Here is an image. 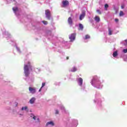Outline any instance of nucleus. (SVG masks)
<instances>
[{
    "instance_id": "b1692460",
    "label": "nucleus",
    "mask_w": 127,
    "mask_h": 127,
    "mask_svg": "<svg viewBox=\"0 0 127 127\" xmlns=\"http://www.w3.org/2000/svg\"><path fill=\"white\" fill-rule=\"evenodd\" d=\"M44 86H45V83H43L42 86H41V88H43V87H44Z\"/></svg>"
},
{
    "instance_id": "4468645a",
    "label": "nucleus",
    "mask_w": 127,
    "mask_h": 127,
    "mask_svg": "<svg viewBox=\"0 0 127 127\" xmlns=\"http://www.w3.org/2000/svg\"><path fill=\"white\" fill-rule=\"evenodd\" d=\"M113 57H117V56H118V52L117 51L114 52L113 53Z\"/></svg>"
},
{
    "instance_id": "39448f33",
    "label": "nucleus",
    "mask_w": 127,
    "mask_h": 127,
    "mask_svg": "<svg viewBox=\"0 0 127 127\" xmlns=\"http://www.w3.org/2000/svg\"><path fill=\"white\" fill-rule=\"evenodd\" d=\"M62 3L63 7H65L67 6V5H69V1L67 0L63 1Z\"/></svg>"
},
{
    "instance_id": "f3484780",
    "label": "nucleus",
    "mask_w": 127,
    "mask_h": 127,
    "mask_svg": "<svg viewBox=\"0 0 127 127\" xmlns=\"http://www.w3.org/2000/svg\"><path fill=\"white\" fill-rule=\"evenodd\" d=\"M31 117L32 119L33 120H34V121H35V120H36V116H34V115H31Z\"/></svg>"
},
{
    "instance_id": "7c9ffc66",
    "label": "nucleus",
    "mask_w": 127,
    "mask_h": 127,
    "mask_svg": "<svg viewBox=\"0 0 127 127\" xmlns=\"http://www.w3.org/2000/svg\"><path fill=\"white\" fill-rule=\"evenodd\" d=\"M23 110H24V107H22V108H21V110H22V111H23Z\"/></svg>"
},
{
    "instance_id": "f8f14e48",
    "label": "nucleus",
    "mask_w": 127,
    "mask_h": 127,
    "mask_svg": "<svg viewBox=\"0 0 127 127\" xmlns=\"http://www.w3.org/2000/svg\"><path fill=\"white\" fill-rule=\"evenodd\" d=\"M108 31H109V35H112L113 34V31L111 29V28H108Z\"/></svg>"
},
{
    "instance_id": "aec40b11",
    "label": "nucleus",
    "mask_w": 127,
    "mask_h": 127,
    "mask_svg": "<svg viewBox=\"0 0 127 127\" xmlns=\"http://www.w3.org/2000/svg\"><path fill=\"white\" fill-rule=\"evenodd\" d=\"M90 38V36L89 35H85V39H89Z\"/></svg>"
},
{
    "instance_id": "a878e982",
    "label": "nucleus",
    "mask_w": 127,
    "mask_h": 127,
    "mask_svg": "<svg viewBox=\"0 0 127 127\" xmlns=\"http://www.w3.org/2000/svg\"><path fill=\"white\" fill-rule=\"evenodd\" d=\"M121 8H122V9L125 8V5H121Z\"/></svg>"
},
{
    "instance_id": "473e14b6",
    "label": "nucleus",
    "mask_w": 127,
    "mask_h": 127,
    "mask_svg": "<svg viewBox=\"0 0 127 127\" xmlns=\"http://www.w3.org/2000/svg\"><path fill=\"white\" fill-rule=\"evenodd\" d=\"M125 42H126V43H127V40H125Z\"/></svg>"
},
{
    "instance_id": "bb28decb",
    "label": "nucleus",
    "mask_w": 127,
    "mask_h": 127,
    "mask_svg": "<svg viewBox=\"0 0 127 127\" xmlns=\"http://www.w3.org/2000/svg\"><path fill=\"white\" fill-rule=\"evenodd\" d=\"M115 21H116V22H118L119 21V19L116 18L115 19Z\"/></svg>"
},
{
    "instance_id": "9d476101",
    "label": "nucleus",
    "mask_w": 127,
    "mask_h": 127,
    "mask_svg": "<svg viewBox=\"0 0 127 127\" xmlns=\"http://www.w3.org/2000/svg\"><path fill=\"white\" fill-rule=\"evenodd\" d=\"M78 82L79 86H82V85H83V79H82V78H78Z\"/></svg>"
},
{
    "instance_id": "412c9836",
    "label": "nucleus",
    "mask_w": 127,
    "mask_h": 127,
    "mask_svg": "<svg viewBox=\"0 0 127 127\" xmlns=\"http://www.w3.org/2000/svg\"><path fill=\"white\" fill-rule=\"evenodd\" d=\"M108 7H109V4H105V8H106V10H107V8H108Z\"/></svg>"
},
{
    "instance_id": "2f4dec72",
    "label": "nucleus",
    "mask_w": 127,
    "mask_h": 127,
    "mask_svg": "<svg viewBox=\"0 0 127 127\" xmlns=\"http://www.w3.org/2000/svg\"><path fill=\"white\" fill-rule=\"evenodd\" d=\"M69 59V57H66V60H68Z\"/></svg>"
},
{
    "instance_id": "1a4fd4ad",
    "label": "nucleus",
    "mask_w": 127,
    "mask_h": 127,
    "mask_svg": "<svg viewBox=\"0 0 127 127\" xmlns=\"http://www.w3.org/2000/svg\"><path fill=\"white\" fill-rule=\"evenodd\" d=\"M94 20H95V21H96V22H100V21L101 20V19L100 18L99 16H96L94 17Z\"/></svg>"
},
{
    "instance_id": "2eb2a0df",
    "label": "nucleus",
    "mask_w": 127,
    "mask_h": 127,
    "mask_svg": "<svg viewBox=\"0 0 127 127\" xmlns=\"http://www.w3.org/2000/svg\"><path fill=\"white\" fill-rule=\"evenodd\" d=\"M79 29H80V30H82L83 28H84V27L83 26V25L82 24H79Z\"/></svg>"
},
{
    "instance_id": "20e7f679",
    "label": "nucleus",
    "mask_w": 127,
    "mask_h": 127,
    "mask_svg": "<svg viewBox=\"0 0 127 127\" xmlns=\"http://www.w3.org/2000/svg\"><path fill=\"white\" fill-rule=\"evenodd\" d=\"M69 38L70 41L73 42V40H75V38H76V33H72L69 36Z\"/></svg>"
},
{
    "instance_id": "7ed1b4c3",
    "label": "nucleus",
    "mask_w": 127,
    "mask_h": 127,
    "mask_svg": "<svg viewBox=\"0 0 127 127\" xmlns=\"http://www.w3.org/2000/svg\"><path fill=\"white\" fill-rule=\"evenodd\" d=\"M29 91L31 94H35L36 93V88L35 87H29Z\"/></svg>"
},
{
    "instance_id": "9b49d317",
    "label": "nucleus",
    "mask_w": 127,
    "mask_h": 127,
    "mask_svg": "<svg viewBox=\"0 0 127 127\" xmlns=\"http://www.w3.org/2000/svg\"><path fill=\"white\" fill-rule=\"evenodd\" d=\"M49 125H51V126H54V123H53V122H52V121H50V122H48L46 124V126H49Z\"/></svg>"
},
{
    "instance_id": "dca6fc26",
    "label": "nucleus",
    "mask_w": 127,
    "mask_h": 127,
    "mask_svg": "<svg viewBox=\"0 0 127 127\" xmlns=\"http://www.w3.org/2000/svg\"><path fill=\"white\" fill-rule=\"evenodd\" d=\"M119 15L120 16H123V15H125V13H124L123 11H120Z\"/></svg>"
},
{
    "instance_id": "ddd939ff",
    "label": "nucleus",
    "mask_w": 127,
    "mask_h": 127,
    "mask_svg": "<svg viewBox=\"0 0 127 127\" xmlns=\"http://www.w3.org/2000/svg\"><path fill=\"white\" fill-rule=\"evenodd\" d=\"M76 71H77V68L75 66L73 67L71 70V72H76Z\"/></svg>"
},
{
    "instance_id": "6ab92c4d",
    "label": "nucleus",
    "mask_w": 127,
    "mask_h": 127,
    "mask_svg": "<svg viewBox=\"0 0 127 127\" xmlns=\"http://www.w3.org/2000/svg\"><path fill=\"white\" fill-rule=\"evenodd\" d=\"M17 9H18L17 8V7H13V8H12V10H13V11H17Z\"/></svg>"
},
{
    "instance_id": "cd10ccee",
    "label": "nucleus",
    "mask_w": 127,
    "mask_h": 127,
    "mask_svg": "<svg viewBox=\"0 0 127 127\" xmlns=\"http://www.w3.org/2000/svg\"><path fill=\"white\" fill-rule=\"evenodd\" d=\"M37 123H39V122H40V120H39V118H38L37 119Z\"/></svg>"
},
{
    "instance_id": "423d86ee",
    "label": "nucleus",
    "mask_w": 127,
    "mask_h": 127,
    "mask_svg": "<svg viewBox=\"0 0 127 127\" xmlns=\"http://www.w3.org/2000/svg\"><path fill=\"white\" fill-rule=\"evenodd\" d=\"M85 16H86V12L83 11L82 14H80V15L79 16L80 20H82V19H83V18H84V17H85Z\"/></svg>"
},
{
    "instance_id": "5701e85b",
    "label": "nucleus",
    "mask_w": 127,
    "mask_h": 127,
    "mask_svg": "<svg viewBox=\"0 0 127 127\" xmlns=\"http://www.w3.org/2000/svg\"><path fill=\"white\" fill-rule=\"evenodd\" d=\"M124 53H127V49L123 50Z\"/></svg>"
},
{
    "instance_id": "393cba45",
    "label": "nucleus",
    "mask_w": 127,
    "mask_h": 127,
    "mask_svg": "<svg viewBox=\"0 0 127 127\" xmlns=\"http://www.w3.org/2000/svg\"><path fill=\"white\" fill-rule=\"evenodd\" d=\"M59 114V111L58 110H56V115H58Z\"/></svg>"
},
{
    "instance_id": "f03ea898",
    "label": "nucleus",
    "mask_w": 127,
    "mask_h": 127,
    "mask_svg": "<svg viewBox=\"0 0 127 127\" xmlns=\"http://www.w3.org/2000/svg\"><path fill=\"white\" fill-rule=\"evenodd\" d=\"M45 15L47 18L50 20L51 19V13L50 12V10L49 9H47L45 10Z\"/></svg>"
},
{
    "instance_id": "c85d7f7f",
    "label": "nucleus",
    "mask_w": 127,
    "mask_h": 127,
    "mask_svg": "<svg viewBox=\"0 0 127 127\" xmlns=\"http://www.w3.org/2000/svg\"><path fill=\"white\" fill-rule=\"evenodd\" d=\"M24 110H25V111H26V110H27V106H25V107H24Z\"/></svg>"
},
{
    "instance_id": "6e6552de",
    "label": "nucleus",
    "mask_w": 127,
    "mask_h": 127,
    "mask_svg": "<svg viewBox=\"0 0 127 127\" xmlns=\"http://www.w3.org/2000/svg\"><path fill=\"white\" fill-rule=\"evenodd\" d=\"M67 21L68 24H70V25H72L73 24V20H72V18L71 17H68Z\"/></svg>"
},
{
    "instance_id": "c756f323",
    "label": "nucleus",
    "mask_w": 127,
    "mask_h": 127,
    "mask_svg": "<svg viewBox=\"0 0 127 127\" xmlns=\"http://www.w3.org/2000/svg\"><path fill=\"white\" fill-rule=\"evenodd\" d=\"M42 89V88H41H41L39 90V92H41Z\"/></svg>"
},
{
    "instance_id": "0eeeda50",
    "label": "nucleus",
    "mask_w": 127,
    "mask_h": 127,
    "mask_svg": "<svg viewBox=\"0 0 127 127\" xmlns=\"http://www.w3.org/2000/svg\"><path fill=\"white\" fill-rule=\"evenodd\" d=\"M36 100V98L35 97H32L31 99H30L29 100V103L31 104H34L35 101Z\"/></svg>"
},
{
    "instance_id": "4be33fe9",
    "label": "nucleus",
    "mask_w": 127,
    "mask_h": 127,
    "mask_svg": "<svg viewBox=\"0 0 127 127\" xmlns=\"http://www.w3.org/2000/svg\"><path fill=\"white\" fill-rule=\"evenodd\" d=\"M97 12H98V13L99 14H102V12H101V11H100V10H99V9H97Z\"/></svg>"
},
{
    "instance_id": "a211bd4d",
    "label": "nucleus",
    "mask_w": 127,
    "mask_h": 127,
    "mask_svg": "<svg viewBox=\"0 0 127 127\" xmlns=\"http://www.w3.org/2000/svg\"><path fill=\"white\" fill-rule=\"evenodd\" d=\"M42 22H43V24H45V25L48 24V22H47L46 21H42Z\"/></svg>"
},
{
    "instance_id": "f257e3e1",
    "label": "nucleus",
    "mask_w": 127,
    "mask_h": 127,
    "mask_svg": "<svg viewBox=\"0 0 127 127\" xmlns=\"http://www.w3.org/2000/svg\"><path fill=\"white\" fill-rule=\"evenodd\" d=\"M32 66H31V65L30 64V62H28L27 64H24V72L25 74V76L26 77H28L29 75V68H30L31 71H32Z\"/></svg>"
}]
</instances>
